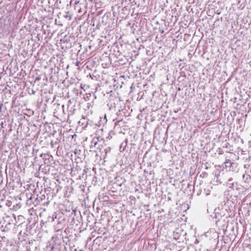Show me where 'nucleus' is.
<instances>
[{"instance_id":"nucleus-1","label":"nucleus","mask_w":251,"mask_h":251,"mask_svg":"<svg viewBox=\"0 0 251 251\" xmlns=\"http://www.w3.org/2000/svg\"><path fill=\"white\" fill-rule=\"evenodd\" d=\"M99 141L98 138H94L92 139L91 142V144L90 145V148L93 149L95 148L98 144V142Z\"/></svg>"},{"instance_id":"nucleus-2","label":"nucleus","mask_w":251,"mask_h":251,"mask_svg":"<svg viewBox=\"0 0 251 251\" xmlns=\"http://www.w3.org/2000/svg\"><path fill=\"white\" fill-rule=\"evenodd\" d=\"M224 163L226 164V167L230 166L232 164L231 161L229 159H226Z\"/></svg>"},{"instance_id":"nucleus-3","label":"nucleus","mask_w":251,"mask_h":251,"mask_svg":"<svg viewBox=\"0 0 251 251\" xmlns=\"http://www.w3.org/2000/svg\"><path fill=\"white\" fill-rule=\"evenodd\" d=\"M41 80V77L40 76H37L36 77L35 79V82Z\"/></svg>"},{"instance_id":"nucleus-4","label":"nucleus","mask_w":251,"mask_h":251,"mask_svg":"<svg viewBox=\"0 0 251 251\" xmlns=\"http://www.w3.org/2000/svg\"><path fill=\"white\" fill-rule=\"evenodd\" d=\"M105 153L106 154L107 152H109L110 151V148H108L107 149H106L105 150Z\"/></svg>"},{"instance_id":"nucleus-5","label":"nucleus","mask_w":251,"mask_h":251,"mask_svg":"<svg viewBox=\"0 0 251 251\" xmlns=\"http://www.w3.org/2000/svg\"><path fill=\"white\" fill-rule=\"evenodd\" d=\"M0 126H1L2 128H3L4 127V123L3 122H2L0 124Z\"/></svg>"},{"instance_id":"nucleus-6","label":"nucleus","mask_w":251,"mask_h":251,"mask_svg":"<svg viewBox=\"0 0 251 251\" xmlns=\"http://www.w3.org/2000/svg\"><path fill=\"white\" fill-rule=\"evenodd\" d=\"M231 185H232V188H233V189L234 190L235 185H234L233 183H231Z\"/></svg>"},{"instance_id":"nucleus-7","label":"nucleus","mask_w":251,"mask_h":251,"mask_svg":"<svg viewBox=\"0 0 251 251\" xmlns=\"http://www.w3.org/2000/svg\"><path fill=\"white\" fill-rule=\"evenodd\" d=\"M43 155H45V154L42 153V154L40 155V156H41V157H42Z\"/></svg>"}]
</instances>
